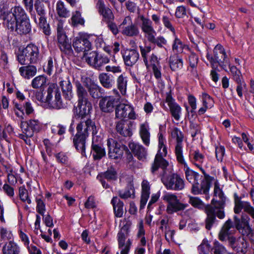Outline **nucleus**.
Returning a JSON list of instances; mask_svg holds the SVG:
<instances>
[{
	"mask_svg": "<svg viewBox=\"0 0 254 254\" xmlns=\"http://www.w3.org/2000/svg\"><path fill=\"white\" fill-rule=\"evenodd\" d=\"M146 67L152 68L160 65L159 60L157 57L154 54H152L147 59V63L145 64Z\"/></svg>",
	"mask_w": 254,
	"mask_h": 254,
	"instance_id": "nucleus-59",
	"label": "nucleus"
},
{
	"mask_svg": "<svg viewBox=\"0 0 254 254\" xmlns=\"http://www.w3.org/2000/svg\"><path fill=\"white\" fill-rule=\"evenodd\" d=\"M129 147L134 155L139 160H144L146 159L147 150L142 145L133 142L129 143Z\"/></svg>",
	"mask_w": 254,
	"mask_h": 254,
	"instance_id": "nucleus-29",
	"label": "nucleus"
},
{
	"mask_svg": "<svg viewBox=\"0 0 254 254\" xmlns=\"http://www.w3.org/2000/svg\"><path fill=\"white\" fill-rule=\"evenodd\" d=\"M89 36L85 33H79L72 41V46L75 51L77 52H83L90 51L92 44L89 41Z\"/></svg>",
	"mask_w": 254,
	"mask_h": 254,
	"instance_id": "nucleus-9",
	"label": "nucleus"
},
{
	"mask_svg": "<svg viewBox=\"0 0 254 254\" xmlns=\"http://www.w3.org/2000/svg\"><path fill=\"white\" fill-rule=\"evenodd\" d=\"M117 102V99L114 97L106 96L100 99L99 106L103 112L111 113L113 111Z\"/></svg>",
	"mask_w": 254,
	"mask_h": 254,
	"instance_id": "nucleus-22",
	"label": "nucleus"
},
{
	"mask_svg": "<svg viewBox=\"0 0 254 254\" xmlns=\"http://www.w3.org/2000/svg\"><path fill=\"white\" fill-rule=\"evenodd\" d=\"M45 102L54 109H60L64 108L61 92L56 84H51L49 86Z\"/></svg>",
	"mask_w": 254,
	"mask_h": 254,
	"instance_id": "nucleus-5",
	"label": "nucleus"
},
{
	"mask_svg": "<svg viewBox=\"0 0 254 254\" xmlns=\"http://www.w3.org/2000/svg\"><path fill=\"white\" fill-rule=\"evenodd\" d=\"M188 60L190 67L191 68V72L194 75H197L196 66L197 65L198 58L194 53H191L189 56Z\"/></svg>",
	"mask_w": 254,
	"mask_h": 254,
	"instance_id": "nucleus-50",
	"label": "nucleus"
},
{
	"mask_svg": "<svg viewBox=\"0 0 254 254\" xmlns=\"http://www.w3.org/2000/svg\"><path fill=\"white\" fill-rule=\"evenodd\" d=\"M175 38L172 44V50L177 53L183 52L185 45L181 40L176 36V33L174 35Z\"/></svg>",
	"mask_w": 254,
	"mask_h": 254,
	"instance_id": "nucleus-55",
	"label": "nucleus"
},
{
	"mask_svg": "<svg viewBox=\"0 0 254 254\" xmlns=\"http://www.w3.org/2000/svg\"><path fill=\"white\" fill-rule=\"evenodd\" d=\"M139 32V29L137 25L133 23L124 27L122 31V33L124 35L128 37L136 36L138 35Z\"/></svg>",
	"mask_w": 254,
	"mask_h": 254,
	"instance_id": "nucleus-45",
	"label": "nucleus"
},
{
	"mask_svg": "<svg viewBox=\"0 0 254 254\" xmlns=\"http://www.w3.org/2000/svg\"><path fill=\"white\" fill-rule=\"evenodd\" d=\"M58 46L61 51L68 56H71L73 54L71 44L67 36L57 39Z\"/></svg>",
	"mask_w": 254,
	"mask_h": 254,
	"instance_id": "nucleus-26",
	"label": "nucleus"
},
{
	"mask_svg": "<svg viewBox=\"0 0 254 254\" xmlns=\"http://www.w3.org/2000/svg\"><path fill=\"white\" fill-rule=\"evenodd\" d=\"M125 64L128 66H132L137 62L139 54L135 49H126L122 52Z\"/></svg>",
	"mask_w": 254,
	"mask_h": 254,
	"instance_id": "nucleus-24",
	"label": "nucleus"
},
{
	"mask_svg": "<svg viewBox=\"0 0 254 254\" xmlns=\"http://www.w3.org/2000/svg\"><path fill=\"white\" fill-rule=\"evenodd\" d=\"M91 153L92 154L95 160H99L106 155L105 148L101 143H95L94 137L93 138Z\"/></svg>",
	"mask_w": 254,
	"mask_h": 254,
	"instance_id": "nucleus-32",
	"label": "nucleus"
},
{
	"mask_svg": "<svg viewBox=\"0 0 254 254\" xmlns=\"http://www.w3.org/2000/svg\"><path fill=\"white\" fill-rule=\"evenodd\" d=\"M214 55L213 57L207 56V59L210 61L213 68L214 64L224 63L226 62L227 56L223 47L220 45L215 46L213 50Z\"/></svg>",
	"mask_w": 254,
	"mask_h": 254,
	"instance_id": "nucleus-19",
	"label": "nucleus"
},
{
	"mask_svg": "<svg viewBox=\"0 0 254 254\" xmlns=\"http://www.w3.org/2000/svg\"><path fill=\"white\" fill-rule=\"evenodd\" d=\"M56 10L60 17L66 18L70 15L69 11L65 7L64 2L61 0L57 2Z\"/></svg>",
	"mask_w": 254,
	"mask_h": 254,
	"instance_id": "nucleus-48",
	"label": "nucleus"
},
{
	"mask_svg": "<svg viewBox=\"0 0 254 254\" xmlns=\"http://www.w3.org/2000/svg\"><path fill=\"white\" fill-rule=\"evenodd\" d=\"M165 102L169 107L172 116L176 120L179 121L182 114V108L172 97L170 92L166 93Z\"/></svg>",
	"mask_w": 254,
	"mask_h": 254,
	"instance_id": "nucleus-17",
	"label": "nucleus"
},
{
	"mask_svg": "<svg viewBox=\"0 0 254 254\" xmlns=\"http://www.w3.org/2000/svg\"><path fill=\"white\" fill-rule=\"evenodd\" d=\"M115 114L116 117L119 119L128 118L129 119L134 120L136 118L133 108L128 104H120L117 105Z\"/></svg>",
	"mask_w": 254,
	"mask_h": 254,
	"instance_id": "nucleus-15",
	"label": "nucleus"
},
{
	"mask_svg": "<svg viewBox=\"0 0 254 254\" xmlns=\"http://www.w3.org/2000/svg\"><path fill=\"white\" fill-rule=\"evenodd\" d=\"M236 232L235 226L232 221L229 219L223 225L218 233V239L223 242L228 241L230 246H234L235 242V237L233 235Z\"/></svg>",
	"mask_w": 254,
	"mask_h": 254,
	"instance_id": "nucleus-7",
	"label": "nucleus"
},
{
	"mask_svg": "<svg viewBox=\"0 0 254 254\" xmlns=\"http://www.w3.org/2000/svg\"><path fill=\"white\" fill-rule=\"evenodd\" d=\"M151 43L156 45L159 48H164L165 50H167L165 46L168 45V42L163 36L160 35L156 38L155 37Z\"/></svg>",
	"mask_w": 254,
	"mask_h": 254,
	"instance_id": "nucleus-60",
	"label": "nucleus"
},
{
	"mask_svg": "<svg viewBox=\"0 0 254 254\" xmlns=\"http://www.w3.org/2000/svg\"><path fill=\"white\" fill-rule=\"evenodd\" d=\"M127 82V77L125 73L121 74L117 79L118 89L123 95L126 94Z\"/></svg>",
	"mask_w": 254,
	"mask_h": 254,
	"instance_id": "nucleus-43",
	"label": "nucleus"
},
{
	"mask_svg": "<svg viewBox=\"0 0 254 254\" xmlns=\"http://www.w3.org/2000/svg\"><path fill=\"white\" fill-rule=\"evenodd\" d=\"M100 129L95 123L89 118H81L76 126L77 133L88 137L89 131H91L93 136L96 135Z\"/></svg>",
	"mask_w": 254,
	"mask_h": 254,
	"instance_id": "nucleus-6",
	"label": "nucleus"
},
{
	"mask_svg": "<svg viewBox=\"0 0 254 254\" xmlns=\"http://www.w3.org/2000/svg\"><path fill=\"white\" fill-rule=\"evenodd\" d=\"M85 20L81 16V13L79 11L76 10L72 12L70 18V24L73 27H77L78 25L83 26Z\"/></svg>",
	"mask_w": 254,
	"mask_h": 254,
	"instance_id": "nucleus-46",
	"label": "nucleus"
},
{
	"mask_svg": "<svg viewBox=\"0 0 254 254\" xmlns=\"http://www.w3.org/2000/svg\"><path fill=\"white\" fill-rule=\"evenodd\" d=\"M7 27L11 31L14 30L17 34L20 35H26L31 31V25L29 17L16 22L13 28Z\"/></svg>",
	"mask_w": 254,
	"mask_h": 254,
	"instance_id": "nucleus-23",
	"label": "nucleus"
},
{
	"mask_svg": "<svg viewBox=\"0 0 254 254\" xmlns=\"http://www.w3.org/2000/svg\"><path fill=\"white\" fill-rule=\"evenodd\" d=\"M161 19L164 27L170 30L173 33V35H175L176 32L171 23L172 20L171 16L168 13L165 12L162 16Z\"/></svg>",
	"mask_w": 254,
	"mask_h": 254,
	"instance_id": "nucleus-53",
	"label": "nucleus"
},
{
	"mask_svg": "<svg viewBox=\"0 0 254 254\" xmlns=\"http://www.w3.org/2000/svg\"><path fill=\"white\" fill-rule=\"evenodd\" d=\"M0 236L1 240L10 241L13 238V234L11 231L4 227L0 228Z\"/></svg>",
	"mask_w": 254,
	"mask_h": 254,
	"instance_id": "nucleus-57",
	"label": "nucleus"
},
{
	"mask_svg": "<svg viewBox=\"0 0 254 254\" xmlns=\"http://www.w3.org/2000/svg\"><path fill=\"white\" fill-rule=\"evenodd\" d=\"M169 64L170 67L173 71H178L183 67V61L182 59L178 55H174L170 56Z\"/></svg>",
	"mask_w": 254,
	"mask_h": 254,
	"instance_id": "nucleus-42",
	"label": "nucleus"
},
{
	"mask_svg": "<svg viewBox=\"0 0 254 254\" xmlns=\"http://www.w3.org/2000/svg\"><path fill=\"white\" fill-rule=\"evenodd\" d=\"M17 60L22 65L36 64L40 58L39 48L34 44H28L25 48L19 49L16 53Z\"/></svg>",
	"mask_w": 254,
	"mask_h": 254,
	"instance_id": "nucleus-3",
	"label": "nucleus"
},
{
	"mask_svg": "<svg viewBox=\"0 0 254 254\" xmlns=\"http://www.w3.org/2000/svg\"><path fill=\"white\" fill-rule=\"evenodd\" d=\"M77 106L76 107L79 117L87 118L86 116L89 113L92 109V105L89 101H77Z\"/></svg>",
	"mask_w": 254,
	"mask_h": 254,
	"instance_id": "nucleus-35",
	"label": "nucleus"
},
{
	"mask_svg": "<svg viewBox=\"0 0 254 254\" xmlns=\"http://www.w3.org/2000/svg\"><path fill=\"white\" fill-rule=\"evenodd\" d=\"M189 157L191 162L199 168L202 173L205 172L201 167V165L205 160V157L203 154L200 152L199 150L197 149L190 153Z\"/></svg>",
	"mask_w": 254,
	"mask_h": 254,
	"instance_id": "nucleus-30",
	"label": "nucleus"
},
{
	"mask_svg": "<svg viewBox=\"0 0 254 254\" xmlns=\"http://www.w3.org/2000/svg\"><path fill=\"white\" fill-rule=\"evenodd\" d=\"M94 68L97 70H101L102 67L110 62V59L105 55L98 54Z\"/></svg>",
	"mask_w": 254,
	"mask_h": 254,
	"instance_id": "nucleus-51",
	"label": "nucleus"
},
{
	"mask_svg": "<svg viewBox=\"0 0 254 254\" xmlns=\"http://www.w3.org/2000/svg\"><path fill=\"white\" fill-rule=\"evenodd\" d=\"M99 175L109 181H115L117 179V173L115 169L112 168Z\"/></svg>",
	"mask_w": 254,
	"mask_h": 254,
	"instance_id": "nucleus-56",
	"label": "nucleus"
},
{
	"mask_svg": "<svg viewBox=\"0 0 254 254\" xmlns=\"http://www.w3.org/2000/svg\"><path fill=\"white\" fill-rule=\"evenodd\" d=\"M59 84L65 99L68 101L70 100L73 97V93L72 91V86L68 78L62 80L60 81Z\"/></svg>",
	"mask_w": 254,
	"mask_h": 254,
	"instance_id": "nucleus-31",
	"label": "nucleus"
},
{
	"mask_svg": "<svg viewBox=\"0 0 254 254\" xmlns=\"http://www.w3.org/2000/svg\"><path fill=\"white\" fill-rule=\"evenodd\" d=\"M47 82V78L43 75H39L35 77L32 81L31 86L34 88H39L43 87Z\"/></svg>",
	"mask_w": 254,
	"mask_h": 254,
	"instance_id": "nucleus-54",
	"label": "nucleus"
},
{
	"mask_svg": "<svg viewBox=\"0 0 254 254\" xmlns=\"http://www.w3.org/2000/svg\"><path fill=\"white\" fill-rule=\"evenodd\" d=\"M203 174L204 178L201 180V183L199 184L197 181L192 185L191 192L194 195L199 194L207 195L208 194L211 187V182L213 178L210 177L205 172Z\"/></svg>",
	"mask_w": 254,
	"mask_h": 254,
	"instance_id": "nucleus-11",
	"label": "nucleus"
},
{
	"mask_svg": "<svg viewBox=\"0 0 254 254\" xmlns=\"http://www.w3.org/2000/svg\"><path fill=\"white\" fill-rule=\"evenodd\" d=\"M189 202L194 207L202 208L204 207V203L197 197L190 196Z\"/></svg>",
	"mask_w": 254,
	"mask_h": 254,
	"instance_id": "nucleus-64",
	"label": "nucleus"
},
{
	"mask_svg": "<svg viewBox=\"0 0 254 254\" xmlns=\"http://www.w3.org/2000/svg\"><path fill=\"white\" fill-rule=\"evenodd\" d=\"M7 180L5 183H7L10 186H15L17 183V178L16 174L13 173L12 169L7 171Z\"/></svg>",
	"mask_w": 254,
	"mask_h": 254,
	"instance_id": "nucleus-61",
	"label": "nucleus"
},
{
	"mask_svg": "<svg viewBox=\"0 0 254 254\" xmlns=\"http://www.w3.org/2000/svg\"><path fill=\"white\" fill-rule=\"evenodd\" d=\"M172 137L176 140V144L175 146V155L176 159L183 157V141L184 135L183 132L177 127L174 128L171 132Z\"/></svg>",
	"mask_w": 254,
	"mask_h": 254,
	"instance_id": "nucleus-18",
	"label": "nucleus"
},
{
	"mask_svg": "<svg viewBox=\"0 0 254 254\" xmlns=\"http://www.w3.org/2000/svg\"><path fill=\"white\" fill-rule=\"evenodd\" d=\"M123 231V229H122L118 234L119 247L121 250V254H127L131 245V241L128 239L126 242V236Z\"/></svg>",
	"mask_w": 254,
	"mask_h": 254,
	"instance_id": "nucleus-27",
	"label": "nucleus"
},
{
	"mask_svg": "<svg viewBox=\"0 0 254 254\" xmlns=\"http://www.w3.org/2000/svg\"><path fill=\"white\" fill-rule=\"evenodd\" d=\"M76 93L78 101H89L88 88H86L79 82L76 83Z\"/></svg>",
	"mask_w": 254,
	"mask_h": 254,
	"instance_id": "nucleus-36",
	"label": "nucleus"
},
{
	"mask_svg": "<svg viewBox=\"0 0 254 254\" xmlns=\"http://www.w3.org/2000/svg\"><path fill=\"white\" fill-rule=\"evenodd\" d=\"M188 206V204L181 203L179 199L175 202L167 204L166 211L168 214H172L179 211L184 210Z\"/></svg>",
	"mask_w": 254,
	"mask_h": 254,
	"instance_id": "nucleus-44",
	"label": "nucleus"
},
{
	"mask_svg": "<svg viewBox=\"0 0 254 254\" xmlns=\"http://www.w3.org/2000/svg\"><path fill=\"white\" fill-rule=\"evenodd\" d=\"M214 196L218 199L213 198L211 200V204L205 207L207 217L205 219V228L210 230L216 221V217L220 219L225 218L224 208L226 205V197L220 188L218 181L214 183Z\"/></svg>",
	"mask_w": 254,
	"mask_h": 254,
	"instance_id": "nucleus-1",
	"label": "nucleus"
},
{
	"mask_svg": "<svg viewBox=\"0 0 254 254\" xmlns=\"http://www.w3.org/2000/svg\"><path fill=\"white\" fill-rule=\"evenodd\" d=\"M198 250L200 254H208L212 250L211 246L206 240H203L198 246Z\"/></svg>",
	"mask_w": 254,
	"mask_h": 254,
	"instance_id": "nucleus-62",
	"label": "nucleus"
},
{
	"mask_svg": "<svg viewBox=\"0 0 254 254\" xmlns=\"http://www.w3.org/2000/svg\"><path fill=\"white\" fill-rule=\"evenodd\" d=\"M2 252L3 254H18L19 248L15 243L10 241L3 247Z\"/></svg>",
	"mask_w": 254,
	"mask_h": 254,
	"instance_id": "nucleus-49",
	"label": "nucleus"
},
{
	"mask_svg": "<svg viewBox=\"0 0 254 254\" xmlns=\"http://www.w3.org/2000/svg\"><path fill=\"white\" fill-rule=\"evenodd\" d=\"M141 196L140 199V209L144 207L150 195V186L149 182L145 180H143L141 183Z\"/></svg>",
	"mask_w": 254,
	"mask_h": 254,
	"instance_id": "nucleus-33",
	"label": "nucleus"
},
{
	"mask_svg": "<svg viewBox=\"0 0 254 254\" xmlns=\"http://www.w3.org/2000/svg\"><path fill=\"white\" fill-rule=\"evenodd\" d=\"M20 75L27 79L34 76L37 72V68L34 65L27 64L26 66H21L19 69Z\"/></svg>",
	"mask_w": 254,
	"mask_h": 254,
	"instance_id": "nucleus-40",
	"label": "nucleus"
},
{
	"mask_svg": "<svg viewBox=\"0 0 254 254\" xmlns=\"http://www.w3.org/2000/svg\"><path fill=\"white\" fill-rule=\"evenodd\" d=\"M177 160L180 164L184 165V170L185 171L186 179L188 181L191 183L192 185H193L196 182L198 181L200 177L202 178V176H200L198 173L194 172L192 170H191L189 167L184 157L177 159Z\"/></svg>",
	"mask_w": 254,
	"mask_h": 254,
	"instance_id": "nucleus-21",
	"label": "nucleus"
},
{
	"mask_svg": "<svg viewBox=\"0 0 254 254\" xmlns=\"http://www.w3.org/2000/svg\"><path fill=\"white\" fill-rule=\"evenodd\" d=\"M139 48L143 61L144 64H147V59L149 57L148 54L151 51V48L149 46H145L144 47L140 46Z\"/></svg>",
	"mask_w": 254,
	"mask_h": 254,
	"instance_id": "nucleus-63",
	"label": "nucleus"
},
{
	"mask_svg": "<svg viewBox=\"0 0 254 254\" xmlns=\"http://www.w3.org/2000/svg\"><path fill=\"white\" fill-rule=\"evenodd\" d=\"M233 79L236 83H240L242 80V76L241 71L234 65H229Z\"/></svg>",
	"mask_w": 254,
	"mask_h": 254,
	"instance_id": "nucleus-58",
	"label": "nucleus"
},
{
	"mask_svg": "<svg viewBox=\"0 0 254 254\" xmlns=\"http://www.w3.org/2000/svg\"><path fill=\"white\" fill-rule=\"evenodd\" d=\"M29 17L21 6H14L8 10L5 6H0V18L4 21L7 27H14L16 22Z\"/></svg>",
	"mask_w": 254,
	"mask_h": 254,
	"instance_id": "nucleus-2",
	"label": "nucleus"
},
{
	"mask_svg": "<svg viewBox=\"0 0 254 254\" xmlns=\"http://www.w3.org/2000/svg\"><path fill=\"white\" fill-rule=\"evenodd\" d=\"M250 218L246 214L241 215V221L236 226L235 228L239 231L243 236L248 237L253 233V229L250 225Z\"/></svg>",
	"mask_w": 254,
	"mask_h": 254,
	"instance_id": "nucleus-20",
	"label": "nucleus"
},
{
	"mask_svg": "<svg viewBox=\"0 0 254 254\" xmlns=\"http://www.w3.org/2000/svg\"><path fill=\"white\" fill-rule=\"evenodd\" d=\"M87 137L76 133L73 138V143L75 149L84 156H86V140Z\"/></svg>",
	"mask_w": 254,
	"mask_h": 254,
	"instance_id": "nucleus-28",
	"label": "nucleus"
},
{
	"mask_svg": "<svg viewBox=\"0 0 254 254\" xmlns=\"http://www.w3.org/2000/svg\"><path fill=\"white\" fill-rule=\"evenodd\" d=\"M88 93H89V95H90L94 99H98L99 98L101 95V90H102V88L97 84H91L88 87Z\"/></svg>",
	"mask_w": 254,
	"mask_h": 254,
	"instance_id": "nucleus-52",
	"label": "nucleus"
},
{
	"mask_svg": "<svg viewBox=\"0 0 254 254\" xmlns=\"http://www.w3.org/2000/svg\"><path fill=\"white\" fill-rule=\"evenodd\" d=\"M139 135L143 143L148 146L150 144V133L149 125L147 122L140 124L139 127Z\"/></svg>",
	"mask_w": 254,
	"mask_h": 254,
	"instance_id": "nucleus-37",
	"label": "nucleus"
},
{
	"mask_svg": "<svg viewBox=\"0 0 254 254\" xmlns=\"http://www.w3.org/2000/svg\"><path fill=\"white\" fill-rule=\"evenodd\" d=\"M114 212L117 217H122L124 214V202L117 196H114L111 200Z\"/></svg>",
	"mask_w": 254,
	"mask_h": 254,
	"instance_id": "nucleus-38",
	"label": "nucleus"
},
{
	"mask_svg": "<svg viewBox=\"0 0 254 254\" xmlns=\"http://www.w3.org/2000/svg\"><path fill=\"white\" fill-rule=\"evenodd\" d=\"M132 124L130 122L122 120L116 123V130L124 136H130L132 133L131 131Z\"/></svg>",
	"mask_w": 254,
	"mask_h": 254,
	"instance_id": "nucleus-25",
	"label": "nucleus"
},
{
	"mask_svg": "<svg viewBox=\"0 0 254 254\" xmlns=\"http://www.w3.org/2000/svg\"><path fill=\"white\" fill-rule=\"evenodd\" d=\"M162 182L168 190L178 191L183 190L185 188L184 179L176 173L163 177Z\"/></svg>",
	"mask_w": 254,
	"mask_h": 254,
	"instance_id": "nucleus-8",
	"label": "nucleus"
},
{
	"mask_svg": "<svg viewBox=\"0 0 254 254\" xmlns=\"http://www.w3.org/2000/svg\"><path fill=\"white\" fill-rule=\"evenodd\" d=\"M96 8L100 15L102 16V21L107 23L114 21L115 16L113 11L109 7L106 6L103 0H98L96 3Z\"/></svg>",
	"mask_w": 254,
	"mask_h": 254,
	"instance_id": "nucleus-16",
	"label": "nucleus"
},
{
	"mask_svg": "<svg viewBox=\"0 0 254 254\" xmlns=\"http://www.w3.org/2000/svg\"><path fill=\"white\" fill-rule=\"evenodd\" d=\"M230 246L238 253L245 254L248 247V243L243 237L241 238L240 237L238 238L235 237V242L234 246Z\"/></svg>",
	"mask_w": 254,
	"mask_h": 254,
	"instance_id": "nucleus-39",
	"label": "nucleus"
},
{
	"mask_svg": "<svg viewBox=\"0 0 254 254\" xmlns=\"http://www.w3.org/2000/svg\"><path fill=\"white\" fill-rule=\"evenodd\" d=\"M98 53L95 51H89L83 54L82 59L84 60L89 65L92 66H94L96 58Z\"/></svg>",
	"mask_w": 254,
	"mask_h": 254,
	"instance_id": "nucleus-47",
	"label": "nucleus"
},
{
	"mask_svg": "<svg viewBox=\"0 0 254 254\" xmlns=\"http://www.w3.org/2000/svg\"><path fill=\"white\" fill-rule=\"evenodd\" d=\"M42 127V124L37 120L21 121L20 124V127L22 132L29 136H33L35 132H39Z\"/></svg>",
	"mask_w": 254,
	"mask_h": 254,
	"instance_id": "nucleus-12",
	"label": "nucleus"
},
{
	"mask_svg": "<svg viewBox=\"0 0 254 254\" xmlns=\"http://www.w3.org/2000/svg\"><path fill=\"white\" fill-rule=\"evenodd\" d=\"M107 145L109 149V157L112 159L121 158L124 151H128L127 147L126 145L112 138L107 140Z\"/></svg>",
	"mask_w": 254,
	"mask_h": 254,
	"instance_id": "nucleus-10",
	"label": "nucleus"
},
{
	"mask_svg": "<svg viewBox=\"0 0 254 254\" xmlns=\"http://www.w3.org/2000/svg\"><path fill=\"white\" fill-rule=\"evenodd\" d=\"M164 138L162 134L159 137V150L155 156L154 162L151 168V172L153 175L157 174L159 168H161L164 171L168 166V162L164 158L167 154V150L166 146L164 145Z\"/></svg>",
	"mask_w": 254,
	"mask_h": 254,
	"instance_id": "nucleus-4",
	"label": "nucleus"
},
{
	"mask_svg": "<svg viewBox=\"0 0 254 254\" xmlns=\"http://www.w3.org/2000/svg\"><path fill=\"white\" fill-rule=\"evenodd\" d=\"M139 18L141 21V29L144 33V37L149 42L151 43L156 35V32L153 26L152 22L143 15L140 16Z\"/></svg>",
	"mask_w": 254,
	"mask_h": 254,
	"instance_id": "nucleus-13",
	"label": "nucleus"
},
{
	"mask_svg": "<svg viewBox=\"0 0 254 254\" xmlns=\"http://www.w3.org/2000/svg\"><path fill=\"white\" fill-rule=\"evenodd\" d=\"M235 206L234 211L236 214H239L244 209L245 212L249 214L254 219V207L248 201H243L237 193L234 194Z\"/></svg>",
	"mask_w": 254,
	"mask_h": 254,
	"instance_id": "nucleus-14",
	"label": "nucleus"
},
{
	"mask_svg": "<svg viewBox=\"0 0 254 254\" xmlns=\"http://www.w3.org/2000/svg\"><path fill=\"white\" fill-rule=\"evenodd\" d=\"M134 191L133 184L130 182L125 190H119L118 193L121 198L126 199L131 197L134 198Z\"/></svg>",
	"mask_w": 254,
	"mask_h": 254,
	"instance_id": "nucleus-41",
	"label": "nucleus"
},
{
	"mask_svg": "<svg viewBox=\"0 0 254 254\" xmlns=\"http://www.w3.org/2000/svg\"><path fill=\"white\" fill-rule=\"evenodd\" d=\"M98 79L102 86L107 89L112 88L115 83L114 77L108 73L99 74Z\"/></svg>",
	"mask_w": 254,
	"mask_h": 254,
	"instance_id": "nucleus-34",
	"label": "nucleus"
}]
</instances>
